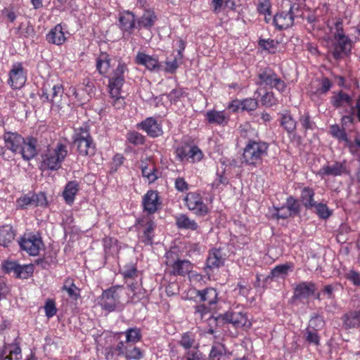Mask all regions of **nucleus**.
<instances>
[{"instance_id": "1", "label": "nucleus", "mask_w": 360, "mask_h": 360, "mask_svg": "<svg viewBox=\"0 0 360 360\" xmlns=\"http://www.w3.org/2000/svg\"><path fill=\"white\" fill-rule=\"evenodd\" d=\"M142 338L141 329L130 328L112 338V345L105 347L104 355L106 360H118L124 356L127 360H139L144 356V351L135 345Z\"/></svg>"}, {"instance_id": "2", "label": "nucleus", "mask_w": 360, "mask_h": 360, "mask_svg": "<svg viewBox=\"0 0 360 360\" xmlns=\"http://www.w3.org/2000/svg\"><path fill=\"white\" fill-rule=\"evenodd\" d=\"M134 295V288L131 285H128L127 289L115 285L103 291L98 298V303L103 310L112 312L122 309L125 303L133 302Z\"/></svg>"}, {"instance_id": "3", "label": "nucleus", "mask_w": 360, "mask_h": 360, "mask_svg": "<svg viewBox=\"0 0 360 360\" xmlns=\"http://www.w3.org/2000/svg\"><path fill=\"white\" fill-rule=\"evenodd\" d=\"M3 138L6 148L20 154L24 160L29 161L37 155V139L32 136L25 138L18 133L6 132Z\"/></svg>"}, {"instance_id": "4", "label": "nucleus", "mask_w": 360, "mask_h": 360, "mask_svg": "<svg viewBox=\"0 0 360 360\" xmlns=\"http://www.w3.org/2000/svg\"><path fill=\"white\" fill-rule=\"evenodd\" d=\"M112 58L105 52H101L96 58V70L101 75L108 77L110 90H121L124 82V74L127 70L124 63H119L117 68L110 72Z\"/></svg>"}, {"instance_id": "5", "label": "nucleus", "mask_w": 360, "mask_h": 360, "mask_svg": "<svg viewBox=\"0 0 360 360\" xmlns=\"http://www.w3.org/2000/svg\"><path fill=\"white\" fill-rule=\"evenodd\" d=\"M68 146L62 142L49 146L41 155V167L43 169L58 170L68 156Z\"/></svg>"}, {"instance_id": "6", "label": "nucleus", "mask_w": 360, "mask_h": 360, "mask_svg": "<svg viewBox=\"0 0 360 360\" xmlns=\"http://www.w3.org/2000/svg\"><path fill=\"white\" fill-rule=\"evenodd\" d=\"M184 200L186 207L198 217H205L212 210V198H205L200 191L188 193Z\"/></svg>"}, {"instance_id": "7", "label": "nucleus", "mask_w": 360, "mask_h": 360, "mask_svg": "<svg viewBox=\"0 0 360 360\" xmlns=\"http://www.w3.org/2000/svg\"><path fill=\"white\" fill-rule=\"evenodd\" d=\"M335 32L334 37L336 41L334 50L332 52L335 59L340 58L342 54H347L352 49L351 39L345 35L342 27V20L340 18L335 20L334 23Z\"/></svg>"}, {"instance_id": "8", "label": "nucleus", "mask_w": 360, "mask_h": 360, "mask_svg": "<svg viewBox=\"0 0 360 360\" xmlns=\"http://www.w3.org/2000/svg\"><path fill=\"white\" fill-rule=\"evenodd\" d=\"M74 143L79 155L92 156L96 152V146L89 130L80 128L75 135Z\"/></svg>"}, {"instance_id": "9", "label": "nucleus", "mask_w": 360, "mask_h": 360, "mask_svg": "<svg viewBox=\"0 0 360 360\" xmlns=\"http://www.w3.org/2000/svg\"><path fill=\"white\" fill-rule=\"evenodd\" d=\"M176 158L182 162L195 163L203 158L202 150L196 146L184 143L179 146L175 151Z\"/></svg>"}, {"instance_id": "10", "label": "nucleus", "mask_w": 360, "mask_h": 360, "mask_svg": "<svg viewBox=\"0 0 360 360\" xmlns=\"http://www.w3.org/2000/svg\"><path fill=\"white\" fill-rule=\"evenodd\" d=\"M269 144L262 141L249 140V165L257 166L262 163L267 155Z\"/></svg>"}, {"instance_id": "11", "label": "nucleus", "mask_w": 360, "mask_h": 360, "mask_svg": "<svg viewBox=\"0 0 360 360\" xmlns=\"http://www.w3.org/2000/svg\"><path fill=\"white\" fill-rule=\"evenodd\" d=\"M15 203L17 209L25 210L30 207L46 206L47 199L44 193L29 192L18 198Z\"/></svg>"}, {"instance_id": "12", "label": "nucleus", "mask_w": 360, "mask_h": 360, "mask_svg": "<svg viewBox=\"0 0 360 360\" xmlns=\"http://www.w3.org/2000/svg\"><path fill=\"white\" fill-rule=\"evenodd\" d=\"M20 248L29 255L36 256L44 246L42 240L39 234H25L20 242Z\"/></svg>"}, {"instance_id": "13", "label": "nucleus", "mask_w": 360, "mask_h": 360, "mask_svg": "<svg viewBox=\"0 0 360 360\" xmlns=\"http://www.w3.org/2000/svg\"><path fill=\"white\" fill-rule=\"evenodd\" d=\"M349 171L347 167L345 160L342 162L335 161L333 165H325L317 172L316 175L322 179L327 176H340L343 174H348Z\"/></svg>"}, {"instance_id": "14", "label": "nucleus", "mask_w": 360, "mask_h": 360, "mask_svg": "<svg viewBox=\"0 0 360 360\" xmlns=\"http://www.w3.org/2000/svg\"><path fill=\"white\" fill-rule=\"evenodd\" d=\"M139 229H141L139 239L145 245H152L154 237L155 224L150 217H142L139 221Z\"/></svg>"}, {"instance_id": "15", "label": "nucleus", "mask_w": 360, "mask_h": 360, "mask_svg": "<svg viewBox=\"0 0 360 360\" xmlns=\"http://www.w3.org/2000/svg\"><path fill=\"white\" fill-rule=\"evenodd\" d=\"M167 265L170 268L171 273L174 275L184 276L189 274L190 280L193 278H201V276L197 273L192 272L193 264L186 259H177L173 263L170 261L167 262Z\"/></svg>"}, {"instance_id": "16", "label": "nucleus", "mask_w": 360, "mask_h": 360, "mask_svg": "<svg viewBox=\"0 0 360 360\" xmlns=\"http://www.w3.org/2000/svg\"><path fill=\"white\" fill-rule=\"evenodd\" d=\"M137 128L145 131L151 138L163 134L162 123L156 117H149L137 124Z\"/></svg>"}, {"instance_id": "17", "label": "nucleus", "mask_w": 360, "mask_h": 360, "mask_svg": "<svg viewBox=\"0 0 360 360\" xmlns=\"http://www.w3.org/2000/svg\"><path fill=\"white\" fill-rule=\"evenodd\" d=\"M259 82L261 85H264L265 87L271 89H276L279 90L284 88V82L278 78L276 75L272 72L270 70H264L258 75Z\"/></svg>"}, {"instance_id": "18", "label": "nucleus", "mask_w": 360, "mask_h": 360, "mask_svg": "<svg viewBox=\"0 0 360 360\" xmlns=\"http://www.w3.org/2000/svg\"><path fill=\"white\" fill-rule=\"evenodd\" d=\"M142 205L144 211L148 214H153L161 206L160 198L156 191L149 190L143 196Z\"/></svg>"}, {"instance_id": "19", "label": "nucleus", "mask_w": 360, "mask_h": 360, "mask_svg": "<svg viewBox=\"0 0 360 360\" xmlns=\"http://www.w3.org/2000/svg\"><path fill=\"white\" fill-rule=\"evenodd\" d=\"M10 82L13 90L20 89L26 82V76L21 63H15L10 71Z\"/></svg>"}, {"instance_id": "20", "label": "nucleus", "mask_w": 360, "mask_h": 360, "mask_svg": "<svg viewBox=\"0 0 360 360\" xmlns=\"http://www.w3.org/2000/svg\"><path fill=\"white\" fill-rule=\"evenodd\" d=\"M316 285L312 281H302L298 283L294 289L293 298L295 300L308 299L315 295Z\"/></svg>"}, {"instance_id": "21", "label": "nucleus", "mask_w": 360, "mask_h": 360, "mask_svg": "<svg viewBox=\"0 0 360 360\" xmlns=\"http://www.w3.org/2000/svg\"><path fill=\"white\" fill-rule=\"evenodd\" d=\"M158 20V15L153 9L144 8L142 15L137 18V29L150 30L155 25Z\"/></svg>"}, {"instance_id": "22", "label": "nucleus", "mask_w": 360, "mask_h": 360, "mask_svg": "<svg viewBox=\"0 0 360 360\" xmlns=\"http://www.w3.org/2000/svg\"><path fill=\"white\" fill-rule=\"evenodd\" d=\"M136 20L137 19L132 12L124 11L119 17L120 27L124 32L131 34L135 29H137Z\"/></svg>"}, {"instance_id": "23", "label": "nucleus", "mask_w": 360, "mask_h": 360, "mask_svg": "<svg viewBox=\"0 0 360 360\" xmlns=\"http://www.w3.org/2000/svg\"><path fill=\"white\" fill-rule=\"evenodd\" d=\"M294 22V14L292 8L286 11H281L275 15L273 23L278 30L287 29L291 27Z\"/></svg>"}, {"instance_id": "24", "label": "nucleus", "mask_w": 360, "mask_h": 360, "mask_svg": "<svg viewBox=\"0 0 360 360\" xmlns=\"http://www.w3.org/2000/svg\"><path fill=\"white\" fill-rule=\"evenodd\" d=\"M330 103L335 108H342L353 106V98L345 91L334 92L330 98Z\"/></svg>"}, {"instance_id": "25", "label": "nucleus", "mask_w": 360, "mask_h": 360, "mask_svg": "<svg viewBox=\"0 0 360 360\" xmlns=\"http://www.w3.org/2000/svg\"><path fill=\"white\" fill-rule=\"evenodd\" d=\"M135 63L137 65H143L149 70H158L160 63L158 58L149 56L143 52H138L135 58Z\"/></svg>"}, {"instance_id": "26", "label": "nucleus", "mask_w": 360, "mask_h": 360, "mask_svg": "<svg viewBox=\"0 0 360 360\" xmlns=\"http://www.w3.org/2000/svg\"><path fill=\"white\" fill-rule=\"evenodd\" d=\"M341 320L346 330L360 328V309L346 312L341 317Z\"/></svg>"}, {"instance_id": "27", "label": "nucleus", "mask_w": 360, "mask_h": 360, "mask_svg": "<svg viewBox=\"0 0 360 360\" xmlns=\"http://www.w3.org/2000/svg\"><path fill=\"white\" fill-rule=\"evenodd\" d=\"M224 262V259L221 251L217 249L211 250L206 260V269L209 270L219 269Z\"/></svg>"}, {"instance_id": "28", "label": "nucleus", "mask_w": 360, "mask_h": 360, "mask_svg": "<svg viewBox=\"0 0 360 360\" xmlns=\"http://www.w3.org/2000/svg\"><path fill=\"white\" fill-rule=\"evenodd\" d=\"M22 354L20 348L14 345H5L2 354H0L1 360H21Z\"/></svg>"}, {"instance_id": "29", "label": "nucleus", "mask_w": 360, "mask_h": 360, "mask_svg": "<svg viewBox=\"0 0 360 360\" xmlns=\"http://www.w3.org/2000/svg\"><path fill=\"white\" fill-rule=\"evenodd\" d=\"M175 222L177 227L181 229L198 231L199 229L198 223L185 214H179L176 215L175 217Z\"/></svg>"}, {"instance_id": "30", "label": "nucleus", "mask_w": 360, "mask_h": 360, "mask_svg": "<svg viewBox=\"0 0 360 360\" xmlns=\"http://www.w3.org/2000/svg\"><path fill=\"white\" fill-rule=\"evenodd\" d=\"M189 292L199 295L200 301L207 303L208 305L215 304L217 300V292L214 288H207L202 291L196 290L195 289H190Z\"/></svg>"}, {"instance_id": "31", "label": "nucleus", "mask_w": 360, "mask_h": 360, "mask_svg": "<svg viewBox=\"0 0 360 360\" xmlns=\"http://www.w3.org/2000/svg\"><path fill=\"white\" fill-rule=\"evenodd\" d=\"M314 195L315 191L311 187L305 186L301 190L300 200L307 210H311L316 203Z\"/></svg>"}, {"instance_id": "32", "label": "nucleus", "mask_w": 360, "mask_h": 360, "mask_svg": "<svg viewBox=\"0 0 360 360\" xmlns=\"http://www.w3.org/2000/svg\"><path fill=\"white\" fill-rule=\"evenodd\" d=\"M65 34L63 31L61 25L58 24L56 25L46 35V41L49 43L61 45L65 41Z\"/></svg>"}, {"instance_id": "33", "label": "nucleus", "mask_w": 360, "mask_h": 360, "mask_svg": "<svg viewBox=\"0 0 360 360\" xmlns=\"http://www.w3.org/2000/svg\"><path fill=\"white\" fill-rule=\"evenodd\" d=\"M79 190V183L76 181H69L63 192V197L67 204L73 203L75 196Z\"/></svg>"}, {"instance_id": "34", "label": "nucleus", "mask_w": 360, "mask_h": 360, "mask_svg": "<svg viewBox=\"0 0 360 360\" xmlns=\"http://www.w3.org/2000/svg\"><path fill=\"white\" fill-rule=\"evenodd\" d=\"M281 126L289 134L295 132L296 129L297 122L288 110H285L281 113Z\"/></svg>"}, {"instance_id": "35", "label": "nucleus", "mask_w": 360, "mask_h": 360, "mask_svg": "<svg viewBox=\"0 0 360 360\" xmlns=\"http://www.w3.org/2000/svg\"><path fill=\"white\" fill-rule=\"evenodd\" d=\"M205 117L209 123L219 125L226 124L229 120V116L224 111L210 110Z\"/></svg>"}, {"instance_id": "36", "label": "nucleus", "mask_w": 360, "mask_h": 360, "mask_svg": "<svg viewBox=\"0 0 360 360\" xmlns=\"http://www.w3.org/2000/svg\"><path fill=\"white\" fill-rule=\"evenodd\" d=\"M15 238V233L13 227L9 225H4L0 227V245L7 247L11 243Z\"/></svg>"}, {"instance_id": "37", "label": "nucleus", "mask_w": 360, "mask_h": 360, "mask_svg": "<svg viewBox=\"0 0 360 360\" xmlns=\"http://www.w3.org/2000/svg\"><path fill=\"white\" fill-rule=\"evenodd\" d=\"M62 290L66 291L68 296L73 300H77L80 296V290L77 288L70 278L65 280Z\"/></svg>"}, {"instance_id": "38", "label": "nucleus", "mask_w": 360, "mask_h": 360, "mask_svg": "<svg viewBox=\"0 0 360 360\" xmlns=\"http://www.w3.org/2000/svg\"><path fill=\"white\" fill-rule=\"evenodd\" d=\"M142 175L148 179L149 183H153L158 178L159 172L154 163L149 162L142 166Z\"/></svg>"}, {"instance_id": "39", "label": "nucleus", "mask_w": 360, "mask_h": 360, "mask_svg": "<svg viewBox=\"0 0 360 360\" xmlns=\"http://www.w3.org/2000/svg\"><path fill=\"white\" fill-rule=\"evenodd\" d=\"M224 319L227 322L231 323L236 326L243 325L246 321V317L245 314L238 311L226 312L224 316Z\"/></svg>"}, {"instance_id": "40", "label": "nucleus", "mask_w": 360, "mask_h": 360, "mask_svg": "<svg viewBox=\"0 0 360 360\" xmlns=\"http://www.w3.org/2000/svg\"><path fill=\"white\" fill-rule=\"evenodd\" d=\"M330 133L331 136L339 141L345 142V144L349 139L345 128L340 127L338 124H333L330 127Z\"/></svg>"}, {"instance_id": "41", "label": "nucleus", "mask_w": 360, "mask_h": 360, "mask_svg": "<svg viewBox=\"0 0 360 360\" xmlns=\"http://www.w3.org/2000/svg\"><path fill=\"white\" fill-rule=\"evenodd\" d=\"M107 93L108 95L105 96L114 107L119 109L124 105V97L120 95V91H107Z\"/></svg>"}, {"instance_id": "42", "label": "nucleus", "mask_w": 360, "mask_h": 360, "mask_svg": "<svg viewBox=\"0 0 360 360\" xmlns=\"http://www.w3.org/2000/svg\"><path fill=\"white\" fill-rule=\"evenodd\" d=\"M285 206L287 207L292 217L300 215L301 211V205L298 200L293 196L290 195L287 198Z\"/></svg>"}, {"instance_id": "43", "label": "nucleus", "mask_w": 360, "mask_h": 360, "mask_svg": "<svg viewBox=\"0 0 360 360\" xmlns=\"http://www.w3.org/2000/svg\"><path fill=\"white\" fill-rule=\"evenodd\" d=\"M271 8L270 0H258L257 11L260 14L264 15V19L266 22L271 19Z\"/></svg>"}, {"instance_id": "44", "label": "nucleus", "mask_w": 360, "mask_h": 360, "mask_svg": "<svg viewBox=\"0 0 360 360\" xmlns=\"http://www.w3.org/2000/svg\"><path fill=\"white\" fill-rule=\"evenodd\" d=\"M314 207L315 208V213L321 219H327L332 215V210L329 209L326 204L316 203Z\"/></svg>"}, {"instance_id": "45", "label": "nucleus", "mask_w": 360, "mask_h": 360, "mask_svg": "<svg viewBox=\"0 0 360 360\" xmlns=\"http://www.w3.org/2000/svg\"><path fill=\"white\" fill-rule=\"evenodd\" d=\"M33 271L34 266L32 264L18 265L14 276L25 279L32 274Z\"/></svg>"}, {"instance_id": "46", "label": "nucleus", "mask_w": 360, "mask_h": 360, "mask_svg": "<svg viewBox=\"0 0 360 360\" xmlns=\"http://www.w3.org/2000/svg\"><path fill=\"white\" fill-rule=\"evenodd\" d=\"M226 352L224 345L217 342L213 345L209 355V360H220L221 356Z\"/></svg>"}, {"instance_id": "47", "label": "nucleus", "mask_w": 360, "mask_h": 360, "mask_svg": "<svg viewBox=\"0 0 360 360\" xmlns=\"http://www.w3.org/2000/svg\"><path fill=\"white\" fill-rule=\"evenodd\" d=\"M294 264L292 262H288L283 264L276 265L271 270V275L274 277H278L280 275H287L289 270H292Z\"/></svg>"}, {"instance_id": "48", "label": "nucleus", "mask_w": 360, "mask_h": 360, "mask_svg": "<svg viewBox=\"0 0 360 360\" xmlns=\"http://www.w3.org/2000/svg\"><path fill=\"white\" fill-rule=\"evenodd\" d=\"M183 360H205V356L198 349V347L187 350L182 357Z\"/></svg>"}, {"instance_id": "49", "label": "nucleus", "mask_w": 360, "mask_h": 360, "mask_svg": "<svg viewBox=\"0 0 360 360\" xmlns=\"http://www.w3.org/2000/svg\"><path fill=\"white\" fill-rule=\"evenodd\" d=\"M127 141L134 145H142L145 142V137L137 131H130L127 134Z\"/></svg>"}, {"instance_id": "50", "label": "nucleus", "mask_w": 360, "mask_h": 360, "mask_svg": "<svg viewBox=\"0 0 360 360\" xmlns=\"http://www.w3.org/2000/svg\"><path fill=\"white\" fill-rule=\"evenodd\" d=\"M258 46L261 50L268 53H274L276 50V44L273 39H259Z\"/></svg>"}, {"instance_id": "51", "label": "nucleus", "mask_w": 360, "mask_h": 360, "mask_svg": "<svg viewBox=\"0 0 360 360\" xmlns=\"http://www.w3.org/2000/svg\"><path fill=\"white\" fill-rule=\"evenodd\" d=\"M124 278H134L137 277V269L134 264L125 265L121 271Z\"/></svg>"}, {"instance_id": "52", "label": "nucleus", "mask_w": 360, "mask_h": 360, "mask_svg": "<svg viewBox=\"0 0 360 360\" xmlns=\"http://www.w3.org/2000/svg\"><path fill=\"white\" fill-rule=\"evenodd\" d=\"M345 146L352 155L357 154L360 150V137L355 136L354 141L349 139Z\"/></svg>"}, {"instance_id": "53", "label": "nucleus", "mask_w": 360, "mask_h": 360, "mask_svg": "<svg viewBox=\"0 0 360 360\" xmlns=\"http://www.w3.org/2000/svg\"><path fill=\"white\" fill-rule=\"evenodd\" d=\"M45 314L47 318H51L56 314L57 309L56 302L53 300L49 299L46 300L44 306Z\"/></svg>"}, {"instance_id": "54", "label": "nucleus", "mask_w": 360, "mask_h": 360, "mask_svg": "<svg viewBox=\"0 0 360 360\" xmlns=\"http://www.w3.org/2000/svg\"><path fill=\"white\" fill-rule=\"evenodd\" d=\"M195 343L194 338L189 333H184L179 342L181 346L185 349L188 350L193 349V345Z\"/></svg>"}, {"instance_id": "55", "label": "nucleus", "mask_w": 360, "mask_h": 360, "mask_svg": "<svg viewBox=\"0 0 360 360\" xmlns=\"http://www.w3.org/2000/svg\"><path fill=\"white\" fill-rule=\"evenodd\" d=\"M274 210L276 212L274 213L273 216L274 218L277 219H286L289 217H292V216L291 215L285 205H283L280 207H274Z\"/></svg>"}, {"instance_id": "56", "label": "nucleus", "mask_w": 360, "mask_h": 360, "mask_svg": "<svg viewBox=\"0 0 360 360\" xmlns=\"http://www.w3.org/2000/svg\"><path fill=\"white\" fill-rule=\"evenodd\" d=\"M181 60V59H179L178 56H176L171 61L167 60L165 62V72L174 73L179 66Z\"/></svg>"}, {"instance_id": "57", "label": "nucleus", "mask_w": 360, "mask_h": 360, "mask_svg": "<svg viewBox=\"0 0 360 360\" xmlns=\"http://www.w3.org/2000/svg\"><path fill=\"white\" fill-rule=\"evenodd\" d=\"M345 278L352 283L355 286H360V273L355 270H350L346 273Z\"/></svg>"}, {"instance_id": "58", "label": "nucleus", "mask_w": 360, "mask_h": 360, "mask_svg": "<svg viewBox=\"0 0 360 360\" xmlns=\"http://www.w3.org/2000/svg\"><path fill=\"white\" fill-rule=\"evenodd\" d=\"M305 339L310 344H314L316 346L320 345V336L316 332L307 329Z\"/></svg>"}, {"instance_id": "59", "label": "nucleus", "mask_w": 360, "mask_h": 360, "mask_svg": "<svg viewBox=\"0 0 360 360\" xmlns=\"http://www.w3.org/2000/svg\"><path fill=\"white\" fill-rule=\"evenodd\" d=\"M354 107L350 109L349 114L343 115L340 119V123L342 127L346 128L349 124L354 123Z\"/></svg>"}, {"instance_id": "60", "label": "nucleus", "mask_w": 360, "mask_h": 360, "mask_svg": "<svg viewBox=\"0 0 360 360\" xmlns=\"http://www.w3.org/2000/svg\"><path fill=\"white\" fill-rule=\"evenodd\" d=\"M246 101L234 100L229 105V109L233 112H238L239 110L244 111L246 109Z\"/></svg>"}, {"instance_id": "61", "label": "nucleus", "mask_w": 360, "mask_h": 360, "mask_svg": "<svg viewBox=\"0 0 360 360\" xmlns=\"http://www.w3.org/2000/svg\"><path fill=\"white\" fill-rule=\"evenodd\" d=\"M210 312V307L205 304H200L195 307V316L196 319L202 320L206 314Z\"/></svg>"}, {"instance_id": "62", "label": "nucleus", "mask_w": 360, "mask_h": 360, "mask_svg": "<svg viewBox=\"0 0 360 360\" xmlns=\"http://www.w3.org/2000/svg\"><path fill=\"white\" fill-rule=\"evenodd\" d=\"M324 325V321L322 316L315 314L309 321V326L317 330L321 329Z\"/></svg>"}, {"instance_id": "63", "label": "nucleus", "mask_w": 360, "mask_h": 360, "mask_svg": "<svg viewBox=\"0 0 360 360\" xmlns=\"http://www.w3.org/2000/svg\"><path fill=\"white\" fill-rule=\"evenodd\" d=\"M262 101L266 105L272 106L276 103L277 100L274 96L273 91H266L262 96Z\"/></svg>"}, {"instance_id": "64", "label": "nucleus", "mask_w": 360, "mask_h": 360, "mask_svg": "<svg viewBox=\"0 0 360 360\" xmlns=\"http://www.w3.org/2000/svg\"><path fill=\"white\" fill-rule=\"evenodd\" d=\"M175 188L181 192L186 191L189 189V185L183 177H178L174 182Z\"/></svg>"}]
</instances>
